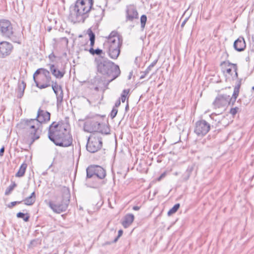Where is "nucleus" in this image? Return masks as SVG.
<instances>
[{
    "label": "nucleus",
    "mask_w": 254,
    "mask_h": 254,
    "mask_svg": "<svg viewBox=\"0 0 254 254\" xmlns=\"http://www.w3.org/2000/svg\"><path fill=\"white\" fill-rule=\"evenodd\" d=\"M48 138L57 146L68 147L72 144V137L63 124L53 122L49 127Z\"/></svg>",
    "instance_id": "nucleus-1"
},
{
    "label": "nucleus",
    "mask_w": 254,
    "mask_h": 254,
    "mask_svg": "<svg viewBox=\"0 0 254 254\" xmlns=\"http://www.w3.org/2000/svg\"><path fill=\"white\" fill-rule=\"evenodd\" d=\"M122 45V36L117 31H113L107 37V40L104 43V49L111 59L116 60L120 54Z\"/></svg>",
    "instance_id": "nucleus-2"
},
{
    "label": "nucleus",
    "mask_w": 254,
    "mask_h": 254,
    "mask_svg": "<svg viewBox=\"0 0 254 254\" xmlns=\"http://www.w3.org/2000/svg\"><path fill=\"white\" fill-rule=\"evenodd\" d=\"M97 68L99 73L111 78L108 81V83L116 79L121 74L119 66L109 60L97 61Z\"/></svg>",
    "instance_id": "nucleus-3"
},
{
    "label": "nucleus",
    "mask_w": 254,
    "mask_h": 254,
    "mask_svg": "<svg viewBox=\"0 0 254 254\" xmlns=\"http://www.w3.org/2000/svg\"><path fill=\"white\" fill-rule=\"evenodd\" d=\"M93 4V0H77L73 9L71 11V18L75 21L84 22L88 15V13L91 9Z\"/></svg>",
    "instance_id": "nucleus-4"
},
{
    "label": "nucleus",
    "mask_w": 254,
    "mask_h": 254,
    "mask_svg": "<svg viewBox=\"0 0 254 254\" xmlns=\"http://www.w3.org/2000/svg\"><path fill=\"white\" fill-rule=\"evenodd\" d=\"M242 79H239L237 82V84L234 87V92L232 97L226 94L218 95L215 98L213 103L215 108H220L225 107L227 105H234L235 101L239 95L240 88L241 85Z\"/></svg>",
    "instance_id": "nucleus-5"
},
{
    "label": "nucleus",
    "mask_w": 254,
    "mask_h": 254,
    "mask_svg": "<svg viewBox=\"0 0 254 254\" xmlns=\"http://www.w3.org/2000/svg\"><path fill=\"white\" fill-rule=\"evenodd\" d=\"M70 197L69 190L64 188L63 190L62 197L58 199L56 202H50L49 206L55 213H61L64 212L68 207Z\"/></svg>",
    "instance_id": "nucleus-6"
},
{
    "label": "nucleus",
    "mask_w": 254,
    "mask_h": 254,
    "mask_svg": "<svg viewBox=\"0 0 254 254\" xmlns=\"http://www.w3.org/2000/svg\"><path fill=\"white\" fill-rule=\"evenodd\" d=\"M33 78L36 86L40 89L46 88L51 86V74L45 68H40L37 69L33 75Z\"/></svg>",
    "instance_id": "nucleus-7"
},
{
    "label": "nucleus",
    "mask_w": 254,
    "mask_h": 254,
    "mask_svg": "<svg viewBox=\"0 0 254 254\" xmlns=\"http://www.w3.org/2000/svg\"><path fill=\"white\" fill-rule=\"evenodd\" d=\"M84 130L87 132H99L101 134H108L109 128L104 124H100L96 119L87 120L84 124Z\"/></svg>",
    "instance_id": "nucleus-8"
},
{
    "label": "nucleus",
    "mask_w": 254,
    "mask_h": 254,
    "mask_svg": "<svg viewBox=\"0 0 254 254\" xmlns=\"http://www.w3.org/2000/svg\"><path fill=\"white\" fill-rule=\"evenodd\" d=\"M22 124L23 128L28 133L29 138L30 139V145H31L35 140L39 138V135L37 133V131L41 125L34 119L24 120Z\"/></svg>",
    "instance_id": "nucleus-9"
},
{
    "label": "nucleus",
    "mask_w": 254,
    "mask_h": 254,
    "mask_svg": "<svg viewBox=\"0 0 254 254\" xmlns=\"http://www.w3.org/2000/svg\"><path fill=\"white\" fill-rule=\"evenodd\" d=\"M102 134L99 132L92 133L89 136L86 144V149L90 153H95L102 147Z\"/></svg>",
    "instance_id": "nucleus-10"
},
{
    "label": "nucleus",
    "mask_w": 254,
    "mask_h": 254,
    "mask_svg": "<svg viewBox=\"0 0 254 254\" xmlns=\"http://www.w3.org/2000/svg\"><path fill=\"white\" fill-rule=\"evenodd\" d=\"M0 33L3 37L11 38L13 35V29L11 22L5 19L0 20Z\"/></svg>",
    "instance_id": "nucleus-11"
},
{
    "label": "nucleus",
    "mask_w": 254,
    "mask_h": 254,
    "mask_svg": "<svg viewBox=\"0 0 254 254\" xmlns=\"http://www.w3.org/2000/svg\"><path fill=\"white\" fill-rule=\"evenodd\" d=\"M210 126L205 120H200L196 122L194 132L198 136H204L210 130Z\"/></svg>",
    "instance_id": "nucleus-12"
},
{
    "label": "nucleus",
    "mask_w": 254,
    "mask_h": 254,
    "mask_svg": "<svg viewBox=\"0 0 254 254\" xmlns=\"http://www.w3.org/2000/svg\"><path fill=\"white\" fill-rule=\"evenodd\" d=\"M138 13L136 8L132 5L127 6L126 10V21L133 22L138 19Z\"/></svg>",
    "instance_id": "nucleus-13"
},
{
    "label": "nucleus",
    "mask_w": 254,
    "mask_h": 254,
    "mask_svg": "<svg viewBox=\"0 0 254 254\" xmlns=\"http://www.w3.org/2000/svg\"><path fill=\"white\" fill-rule=\"evenodd\" d=\"M13 49L12 45L6 41L0 42V58H4L9 56Z\"/></svg>",
    "instance_id": "nucleus-14"
},
{
    "label": "nucleus",
    "mask_w": 254,
    "mask_h": 254,
    "mask_svg": "<svg viewBox=\"0 0 254 254\" xmlns=\"http://www.w3.org/2000/svg\"><path fill=\"white\" fill-rule=\"evenodd\" d=\"M50 113L44 110H42L40 108L37 112V115L36 118L35 119L36 120V122L40 123L41 125L43 123H46L49 122L50 120Z\"/></svg>",
    "instance_id": "nucleus-15"
},
{
    "label": "nucleus",
    "mask_w": 254,
    "mask_h": 254,
    "mask_svg": "<svg viewBox=\"0 0 254 254\" xmlns=\"http://www.w3.org/2000/svg\"><path fill=\"white\" fill-rule=\"evenodd\" d=\"M104 9L101 6H97L96 8H91L89 12L95 19V21H100L102 20L104 15Z\"/></svg>",
    "instance_id": "nucleus-16"
},
{
    "label": "nucleus",
    "mask_w": 254,
    "mask_h": 254,
    "mask_svg": "<svg viewBox=\"0 0 254 254\" xmlns=\"http://www.w3.org/2000/svg\"><path fill=\"white\" fill-rule=\"evenodd\" d=\"M233 46L236 51L238 52L243 51L246 47L244 38L242 37H239L235 41Z\"/></svg>",
    "instance_id": "nucleus-17"
},
{
    "label": "nucleus",
    "mask_w": 254,
    "mask_h": 254,
    "mask_svg": "<svg viewBox=\"0 0 254 254\" xmlns=\"http://www.w3.org/2000/svg\"><path fill=\"white\" fill-rule=\"evenodd\" d=\"M91 84L95 86L94 90L96 91H99V87L101 86L103 83V80L102 77L97 75L95 76L93 78L91 79L89 81Z\"/></svg>",
    "instance_id": "nucleus-18"
},
{
    "label": "nucleus",
    "mask_w": 254,
    "mask_h": 254,
    "mask_svg": "<svg viewBox=\"0 0 254 254\" xmlns=\"http://www.w3.org/2000/svg\"><path fill=\"white\" fill-rule=\"evenodd\" d=\"M134 215L132 214H127L125 217L122 225L124 228H127L128 227L134 220Z\"/></svg>",
    "instance_id": "nucleus-19"
},
{
    "label": "nucleus",
    "mask_w": 254,
    "mask_h": 254,
    "mask_svg": "<svg viewBox=\"0 0 254 254\" xmlns=\"http://www.w3.org/2000/svg\"><path fill=\"white\" fill-rule=\"evenodd\" d=\"M95 179L98 178L100 179H104L106 176V171L101 167L99 166H95Z\"/></svg>",
    "instance_id": "nucleus-20"
},
{
    "label": "nucleus",
    "mask_w": 254,
    "mask_h": 254,
    "mask_svg": "<svg viewBox=\"0 0 254 254\" xmlns=\"http://www.w3.org/2000/svg\"><path fill=\"white\" fill-rule=\"evenodd\" d=\"M50 70L52 74L57 78H62L64 73L58 69H57L54 64L50 65Z\"/></svg>",
    "instance_id": "nucleus-21"
},
{
    "label": "nucleus",
    "mask_w": 254,
    "mask_h": 254,
    "mask_svg": "<svg viewBox=\"0 0 254 254\" xmlns=\"http://www.w3.org/2000/svg\"><path fill=\"white\" fill-rule=\"evenodd\" d=\"M95 166H90L86 169V179L93 178L95 179Z\"/></svg>",
    "instance_id": "nucleus-22"
},
{
    "label": "nucleus",
    "mask_w": 254,
    "mask_h": 254,
    "mask_svg": "<svg viewBox=\"0 0 254 254\" xmlns=\"http://www.w3.org/2000/svg\"><path fill=\"white\" fill-rule=\"evenodd\" d=\"M36 200V195L35 192H33L31 195L24 199L23 201L24 202V204L27 205H32Z\"/></svg>",
    "instance_id": "nucleus-23"
},
{
    "label": "nucleus",
    "mask_w": 254,
    "mask_h": 254,
    "mask_svg": "<svg viewBox=\"0 0 254 254\" xmlns=\"http://www.w3.org/2000/svg\"><path fill=\"white\" fill-rule=\"evenodd\" d=\"M25 87L26 83L23 81H22L21 83H19L18 90L17 91V98H21L23 96Z\"/></svg>",
    "instance_id": "nucleus-24"
},
{
    "label": "nucleus",
    "mask_w": 254,
    "mask_h": 254,
    "mask_svg": "<svg viewBox=\"0 0 254 254\" xmlns=\"http://www.w3.org/2000/svg\"><path fill=\"white\" fill-rule=\"evenodd\" d=\"M27 165L25 163H23L20 166L18 172L15 175L17 177H21L24 176L26 169L27 168Z\"/></svg>",
    "instance_id": "nucleus-25"
},
{
    "label": "nucleus",
    "mask_w": 254,
    "mask_h": 254,
    "mask_svg": "<svg viewBox=\"0 0 254 254\" xmlns=\"http://www.w3.org/2000/svg\"><path fill=\"white\" fill-rule=\"evenodd\" d=\"M55 94L56 95L57 98V104L58 106L59 104H60L63 100V97H64V93H63V90H56L55 91H54Z\"/></svg>",
    "instance_id": "nucleus-26"
},
{
    "label": "nucleus",
    "mask_w": 254,
    "mask_h": 254,
    "mask_svg": "<svg viewBox=\"0 0 254 254\" xmlns=\"http://www.w3.org/2000/svg\"><path fill=\"white\" fill-rule=\"evenodd\" d=\"M87 33L89 36V40L90 41V46L91 48H92V47L94 46L95 43V35L93 33V32L91 30V29H89L87 30Z\"/></svg>",
    "instance_id": "nucleus-27"
},
{
    "label": "nucleus",
    "mask_w": 254,
    "mask_h": 254,
    "mask_svg": "<svg viewBox=\"0 0 254 254\" xmlns=\"http://www.w3.org/2000/svg\"><path fill=\"white\" fill-rule=\"evenodd\" d=\"M16 216L17 218L22 219L25 222H28L29 220L30 216L28 213H24L19 212L17 213Z\"/></svg>",
    "instance_id": "nucleus-28"
},
{
    "label": "nucleus",
    "mask_w": 254,
    "mask_h": 254,
    "mask_svg": "<svg viewBox=\"0 0 254 254\" xmlns=\"http://www.w3.org/2000/svg\"><path fill=\"white\" fill-rule=\"evenodd\" d=\"M227 64V65L228 66H233V68L234 70V71L235 72V75L233 77V78H234V77L235 78H237L238 77V72H237V70H238V68H237V65L236 64H232L230 62H229V61H227V62H223L221 64Z\"/></svg>",
    "instance_id": "nucleus-29"
},
{
    "label": "nucleus",
    "mask_w": 254,
    "mask_h": 254,
    "mask_svg": "<svg viewBox=\"0 0 254 254\" xmlns=\"http://www.w3.org/2000/svg\"><path fill=\"white\" fill-rule=\"evenodd\" d=\"M180 206V205L179 203H177L175 204L174 206L168 212V215L169 216H170L172 214L176 213L179 209Z\"/></svg>",
    "instance_id": "nucleus-30"
},
{
    "label": "nucleus",
    "mask_w": 254,
    "mask_h": 254,
    "mask_svg": "<svg viewBox=\"0 0 254 254\" xmlns=\"http://www.w3.org/2000/svg\"><path fill=\"white\" fill-rule=\"evenodd\" d=\"M193 169V166H190L188 167L186 174L185 175H184V174H183V178L184 180V179L185 180H187L189 179V178L190 176V174H191Z\"/></svg>",
    "instance_id": "nucleus-31"
},
{
    "label": "nucleus",
    "mask_w": 254,
    "mask_h": 254,
    "mask_svg": "<svg viewBox=\"0 0 254 254\" xmlns=\"http://www.w3.org/2000/svg\"><path fill=\"white\" fill-rule=\"evenodd\" d=\"M89 52L92 55H100L103 52L102 50L98 48V49L94 50L93 48H91L89 49Z\"/></svg>",
    "instance_id": "nucleus-32"
},
{
    "label": "nucleus",
    "mask_w": 254,
    "mask_h": 254,
    "mask_svg": "<svg viewBox=\"0 0 254 254\" xmlns=\"http://www.w3.org/2000/svg\"><path fill=\"white\" fill-rule=\"evenodd\" d=\"M147 21V16L146 15L143 14L140 17V24H141V28L142 30L144 29L145 26V24Z\"/></svg>",
    "instance_id": "nucleus-33"
},
{
    "label": "nucleus",
    "mask_w": 254,
    "mask_h": 254,
    "mask_svg": "<svg viewBox=\"0 0 254 254\" xmlns=\"http://www.w3.org/2000/svg\"><path fill=\"white\" fill-rule=\"evenodd\" d=\"M52 84H51L52 86V89L53 91H55L56 90H63L62 87L61 85H58L57 82L52 81Z\"/></svg>",
    "instance_id": "nucleus-34"
},
{
    "label": "nucleus",
    "mask_w": 254,
    "mask_h": 254,
    "mask_svg": "<svg viewBox=\"0 0 254 254\" xmlns=\"http://www.w3.org/2000/svg\"><path fill=\"white\" fill-rule=\"evenodd\" d=\"M129 92V89H125L123 90V93L121 95V100L122 102H125L127 98V95Z\"/></svg>",
    "instance_id": "nucleus-35"
},
{
    "label": "nucleus",
    "mask_w": 254,
    "mask_h": 254,
    "mask_svg": "<svg viewBox=\"0 0 254 254\" xmlns=\"http://www.w3.org/2000/svg\"><path fill=\"white\" fill-rule=\"evenodd\" d=\"M16 185L15 183H13L12 184L10 185L6 190L5 191V194L8 195L10 192L14 189V188L16 187Z\"/></svg>",
    "instance_id": "nucleus-36"
},
{
    "label": "nucleus",
    "mask_w": 254,
    "mask_h": 254,
    "mask_svg": "<svg viewBox=\"0 0 254 254\" xmlns=\"http://www.w3.org/2000/svg\"><path fill=\"white\" fill-rule=\"evenodd\" d=\"M118 113V109L116 108L115 107H113L111 114H110V117L113 119H114L117 115Z\"/></svg>",
    "instance_id": "nucleus-37"
},
{
    "label": "nucleus",
    "mask_w": 254,
    "mask_h": 254,
    "mask_svg": "<svg viewBox=\"0 0 254 254\" xmlns=\"http://www.w3.org/2000/svg\"><path fill=\"white\" fill-rule=\"evenodd\" d=\"M22 201H16L10 202L9 204H8L7 206L9 208H12L15 205L20 204L22 202Z\"/></svg>",
    "instance_id": "nucleus-38"
},
{
    "label": "nucleus",
    "mask_w": 254,
    "mask_h": 254,
    "mask_svg": "<svg viewBox=\"0 0 254 254\" xmlns=\"http://www.w3.org/2000/svg\"><path fill=\"white\" fill-rule=\"evenodd\" d=\"M238 110L239 108L237 107L233 108H231L230 111V113L233 116H234L237 114Z\"/></svg>",
    "instance_id": "nucleus-39"
},
{
    "label": "nucleus",
    "mask_w": 254,
    "mask_h": 254,
    "mask_svg": "<svg viewBox=\"0 0 254 254\" xmlns=\"http://www.w3.org/2000/svg\"><path fill=\"white\" fill-rule=\"evenodd\" d=\"M123 231L122 230H119L118 236L114 240L113 242L116 243L118 241L119 238L123 235Z\"/></svg>",
    "instance_id": "nucleus-40"
},
{
    "label": "nucleus",
    "mask_w": 254,
    "mask_h": 254,
    "mask_svg": "<svg viewBox=\"0 0 254 254\" xmlns=\"http://www.w3.org/2000/svg\"><path fill=\"white\" fill-rule=\"evenodd\" d=\"M60 39H61V41H63L65 43V45L66 46L67 45L68 43V39L67 38H66V37H62Z\"/></svg>",
    "instance_id": "nucleus-41"
},
{
    "label": "nucleus",
    "mask_w": 254,
    "mask_h": 254,
    "mask_svg": "<svg viewBox=\"0 0 254 254\" xmlns=\"http://www.w3.org/2000/svg\"><path fill=\"white\" fill-rule=\"evenodd\" d=\"M157 62H158V60H157H157H155V61H153V62H152V63L150 65H149V66L152 68L153 67H154V66L156 65V63H157Z\"/></svg>",
    "instance_id": "nucleus-42"
},
{
    "label": "nucleus",
    "mask_w": 254,
    "mask_h": 254,
    "mask_svg": "<svg viewBox=\"0 0 254 254\" xmlns=\"http://www.w3.org/2000/svg\"><path fill=\"white\" fill-rule=\"evenodd\" d=\"M121 105V101L120 99H118L116 103H115V105L114 107H115L116 108H117V107H118L119 106H120V105Z\"/></svg>",
    "instance_id": "nucleus-43"
},
{
    "label": "nucleus",
    "mask_w": 254,
    "mask_h": 254,
    "mask_svg": "<svg viewBox=\"0 0 254 254\" xmlns=\"http://www.w3.org/2000/svg\"><path fill=\"white\" fill-rule=\"evenodd\" d=\"M151 69V68L148 66L144 72V73H145V75H147L150 72Z\"/></svg>",
    "instance_id": "nucleus-44"
},
{
    "label": "nucleus",
    "mask_w": 254,
    "mask_h": 254,
    "mask_svg": "<svg viewBox=\"0 0 254 254\" xmlns=\"http://www.w3.org/2000/svg\"><path fill=\"white\" fill-rule=\"evenodd\" d=\"M4 152V147L3 146L0 149V156H2Z\"/></svg>",
    "instance_id": "nucleus-45"
},
{
    "label": "nucleus",
    "mask_w": 254,
    "mask_h": 254,
    "mask_svg": "<svg viewBox=\"0 0 254 254\" xmlns=\"http://www.w3.org/2000/svg\"><path fill=\"white\" fill-rule=\"evenodd\" d=\"M166 176V173H162L161 176L158 178V181H160L163 178L165 177Z\"/></svg>",
    "instance_id": "nucleus-46"
},
{
    "label": "nucleus",
    "mask_w": 254,
    "mask_h": 254,
    "mask_svg": "<svg viewBox=\"0 0 254 254\" xmlns=\"http://www.w3.org/2000/svg\"><path fill=\"white\" fill-rule=\"evenodd\" d=\"M55 56L53 53H51L49 56V58L50 60H52L53 58H55Z\"/></svg>",
    "instance_id": "nucleus-47"
},
{
    "label": "nucleus",
    "mask_w": 254,
    "mask_h": 254,
    "mask_svg": "<svg viewBox=\"0 0 254 254\" xmlns=\"http://www.w3.org/2000/svg\"><path fill=\"white\" fill-rule=\"evenodd\" d=\"M187 20H188V18H186V19L183 21V22L182 23V24H181V27H183L185 26V24H186V22L187 21Z\"/></svg>",
    "instance_id": "nucleus-48"
},
{
    "label": "nucleus",
    "mask_w": 254,
    "mask_h": 254,
    "mask_svg": "<svg viewBox=\"0 0 254 254\" xmlns=\"http://www.w3.org/2000/svg\"><path fill=\"white\" fill-rule=\"evenodd\" d=\"M134 210H138L140 209V207L138 206H134L132 208Z\"/></svg>",
    "instance_id": "nucleus-49"
},
{
    "label": "nucleus",
    "mask_w": 254,
    "mask_h": 254,
    "mask_svg": "<svg viewBox=\"0 0 254 254\" xmlns=\"http://www.w3.org/2000/svg\"><path fill=\"white\" fill-rule=\"evenodd\" d=\"M128 109H129V105H128V101H127V104L125 107V110L126 111H127L128 110Z\"/></svg>",
    "instance_id": "nucleus-50"
},
{
    "label": "nucleus",
    "mask_w": 254,
    "mask_h": 254,
    "mask_svg": "<svg viewBox=\"0 0 254 254\" xmlns=\"http://www.w3.org/2000/svg\"><path fill=\"white\" fill-rule=\"evenodd\" d=\"M226 71L228 73L230 74L232 71V69L229 68L227 69Z\"/></svg>",
    "instance_id": "nucleus-51"
},
{
    "label": "nucleus",
    "mask_w": 254,
    "mask_h": 254,
    "mask_svg": "<svg viewBox=\"0 0 254 254\" xmlns=\"http://www.w3.org/2000/svg\"><path fill=\"white\" fill-rule=\"evenodd\" d=\"M146 75H145V73H144V74L142 75L140 77V79H143V78H144Z\"/></svg>",
    "instance_id": "nucleus-52"
},
{
    "label": "nucleus",
    "mask_w": 254,
    "mask_h": 254,
    "mask_svg": "<svg viewBox=\"0 0 254 254\" xmlns=\"http://www.w3.org/2000/svg\"><path fill=\"white\" fill-rule=\"evenodd\" d=\"M131 75H132V72H130L129 75L128 76V79H130L131 78Z\"/></svg>",
    "instance_id": "nucleus-53"
},
{
    "label": "nucleus",
    "mask_w": 254,
    "mask_h": 254,
    "mask_svg": "<svg viewBox=\"0 0 254 254\" xmlns=\"http://www.w3.org/2000/svg\"><path fill=\"white\" fill-rule=\"evenodd\" d=\"M47 174V172L46 171V172H43V173H42V175H46Z\"/></svg>",
    "instance_id": "nucleus-54"
},
{
    "label": "nucleus",
    "mask_w": 254,
    "mask_h": 254,
    "mask_svg": "<svg viewBox=\"0 0 254 254\" xmlns=\"http://www.w3.org/2000/svg\"><path fill=\"white\" fill-rule=\"evenodd\" d=\"M252 89L253 90H254V86H253V87H252Z\"/></svg>",
    "instance_id": "nucleus-55"
},
{
    "label": "nucleus",
    "mask_w": 254,
    "mask_h": 254,
    "mask_svg": "<svg viewBox=\"0 0 254 254\" xmlns=\"http://www.w3.org/2000/svg\"><path fill=\"white\" fill-rule=\"evenodd\" d=\"M52 164L50 165V166H49V168H50L52 166Z\"/></svg>",
    "instance_id": "nucleus-56"
},
{
    "label": "nucleus",
    "mask_w": 254,
    "mask_h": 254,
    "mask_svg": "<svg viewBox=\"0 0 254 254\" xmlns=\"http://www.w3.org/2000/svg\"><path fill=\"white\" fill-rule=\"evenodd\" d=\"M51 28H49V31H50L51 30Z\"/></svg>",
    "instance_id": "nucleus-57"
}]
</instances>
